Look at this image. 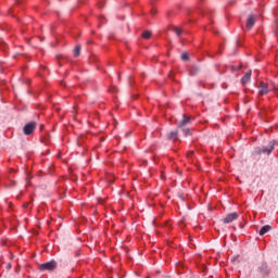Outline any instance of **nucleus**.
<instances>
[{
  "instance_id": "f257e3e1",
  "label": "nucleus",
  "mask_w": 278,
  "mask_h": 278,
  "mask_svg": "<svg viewBox=\"0 0 278 278\" xmlns=\"http://www.w3.org/2000/svg\"><path fill=\"white\" fill-rule=\"evenodd\" d=\"M275 147H278V142L276 140L269 141L268 146H263L262 148H256L255 153L256 155H262V153L266 155H270L273 151H275Z\"/></svg>"
},
{
  "instance_id": "f03ea898",
  "label": "nucleus",
  "mask_w": 278,
  "mask_h": 278,
  "mask_svg": "<svg viewBox=\"0 0 278 278\" xmlns=\"http://www.w3.org/2000/svg\"><path fill=\"white\" fill-rule=\"evenodd\" d=\"M58 268V263L55 261L46 262L39 265V270L45 273V270H55Z\"/></svg>"
},
{
  "instance_id": "7ed1b4c3",
  "label": "nucleus",
  "mask_w": 278,
  "mask_h": 278,
  "mask_svg": "<svg viewBox=\"0 0 278 278\" xmlns=\"http://www.w3.org/2000/svg\"><path fill=\"white\" fill-rule=\"evenodd\" d=\"M37 123L36 122H29L27 123L24 128H23V131H24V135L25 136H31L34 134V131H36V127H37Z\"/></svg>"
},
{
  "instance_id": "20e7f679",
  "label": "nucleus",
  "mask_w": 278,
  "mask_h": 278,
  "mask_svg": "<svg viewBox=\"0 0 278 278\" xmlns=\"http://www.w3.org/2000/svg\"><path fill=\"white\" fill-rule=\"evenodd\" d=\"M238 218H240V214H238L237 212H233L226 215L222 219V222L224 223V225H229L230 223H233V220H238Z\"/></svg>"
},
{
  "instance_id": "39448f33",
  "label": "nucleus",
  "mask_w": 278,
  "mask_h": 278,
  "mask_svg": "<svg viewBox=\"0 0 278 278\" xmlns=\"http://www.w3.org/2000/svg\"><path fill=\"white\" fill-rule=\"evenodd\" d=\"M192 123V117L182 115V121L178 124V129H184V127L190 125Z\"/></svg>"
},
{
  "instance_id": "423d86ee",
  "label": "nucleus",
  "mask_w": 278,
  "mask_h": 278,
  "mask_svg": "<svg viewBox=\"0 0 278 278\" xmlns=\"http://www.w3.org/2000/svg\"><path fill=\"white\" fill-rule=\"evenodd\" d=\"M260 91L258 94L264 96V94H268V92H270V89H268V85L264 81L260 83Z\"/></svg>"
},
{
  "instance_id": "0eeeda50",
  "label": "nucleus",
  "mask_w": 278,
  "mask_h": 278,
  "mask_svg": "<svg viewBox=\"0 0 278 278\" xmlns=\"http://www.w3.org/2000/svg\"><path fill=\"white\" fill-rule=\"evenodd\" d=\"M253 25H255V16L249 15L247 20V29H253Z\"/></svg>"
},
{
  "instance_id": "6e6552de",
  "label": "nucleus",
  "mask_w": 278,
  "mask_h": 278,
  "mask_svg": "<svg viewBox=\"0 0 278 278\" xmlns=\"http://www.w3.org/2000/svg\"><path fill=\"white\" fill-rule=\"evenodd\" d=\"M251 71L247 72L245 75L241 78V84L244 86L251 81Z\"/></svg>"
},
{
  "instance_id": "1a4fd4ad",
  "label": "nucleus",
  "mask_w": 278,
  "mask_h": 278,
  "mask_svg": "<svg viewBox=\"0 0 278 278\" xmlns=\"http://www.w3.org/2000/svg\"><path fill=\"white\" fill-rule=\"evenodd\" d=\"M270 229H271L270 225H265L261 228L258 233H260V236H264V235L268 233V231H270Z\"/></svg>"
},
{
  "instance_id": "9d476101",
  "label": "nucleus",
  "mask_w": 278,
  "mask_h": 278,
  "mask_svg": "<svg viewBox=\"0 0 278 278\" xmlns=\"http://www.w3.org/2000/svg\"><path fill=\"white\" fill-rule=\"evenodd\" d=\"M74 55H75V58H78V55H81V46H76L75 47Z\"/></svg>"
},
{
  "instance_id": "9b49d317",
  "label": "nucleus",
  "mask_w": 278,
  "mask_h": 278,
  "mask_svg": "<svg viewBox=\"0 0 278 278\" xmlns=\"http://www.w3.org/2000/svg\"><path fill=\"white\" fill-rule=\"evenodd\" d=\"M152 33L151 30H144L142 34V38H144L146 40H149V38H151Z\"/></svg>"
},
{
  "instance_id": "f8f14e48",
  "label": "nucleus",
  "mask_w": 278,
  "mask_h": 278,
  "mask_svg": "<svg viewBox=\"0 0 278 278\" xmlns=\"http://www.w3.org/2000/svg\"><path fill=\"white\" fill-rule=\"evenodd\" d=\"M173 31L178 36V38H181L182 30L179 27H174Z\"/></svg>"
},
{
  "instance_id": "ddd939ff",
  "label": "nucleus",
  "mask_w": 278,
  "mask_h": 278,
  "mask_svg": "<svg viewBox=\"0 0 278 278\" xmlns=\"http://www.w3.org/2000/svg\"><path fill=\"white\" fill-rule=\"evenodd\" d=\"M177 136H178V132H177V131H172V132H169V135H168V139H169V140H173V138H177Z\"/></svg>"
},
{
  "instance_id": "4468645a",
  "label": "nucleus",
  "mask_w": 278,
  "mask_h": 278,
  "mask_svg": "<svg viewBox=\"0 0 278 278\" xmlns=\"http://www.w3.org/2000/svg\"><path fill=\"white\" fill-rule=\"evenodd\" d=\"M182 132L185 134V136H191L192 132L190 131V128H182Z\"/></svg>"
},
{
  "instance_id": "2eb2a0df",
  "label": "nucleus",
  "mask_w": 278,
  "mask_h": 278,
  "mask_svg": "<svg viewBox=\"0 0 278 278\" xmlns=\"http://www.w3.org/2000/svg\"><path fill=\"white\" fill-rule=\"evenodd\" d=\"M181 60L186 61V60H190V56L188 55V53L184 52L181 54Z\"/></svg>"
},
{
  "instance_id": "dca6fc26",
  "label": "nucleus",
  "mask_w": 278,
  "mask_h": 278,
  "mask_svg": "<svg viewBox=\"0 0 278 278\" xmlns=\"http://www.w3.org/2000/svg\"><path fill=\"white\" fill-rule=\"evenodd\" d=\"M199 73V67H192L191 75Z\"/></svg>"
},
{
  "instance_id": "f3484780",
  "label": "nucleus",
  "mask_w": 278,
  "mask_h": 278,
  "mask_svg": "<svg viewBox=\"0 0 278 278\" xmlns=\"http://www.w3.org/2000/svg\"><path fill=\"white\" fill-rule=\"evenodd\" d=\"M23 207H29V203H24Z\"/></svg>"
},
{
  "instance_id": "a211bd4d",
  "label": "nucleus",
  "mask_w": 278,
  "mask_h": 278,
  "mask_svg": "<svg viewBox=\"0 0 278 278\" xmlns=\"http://www.w3.org/2000/svg\"><path fill=\"white\" fill-rule=\"evenodd\" d=\"M155 12H156L155 10H152V11H151V14H155Z\"/></svg>"
},
{
  "instance_id": "6ab92c4d",
  "label": "nucleus",
  "mask_w": 278,
  "mask_h": 278,
  "mask_svg": "<svg viewBox=\"0 0 278 278\" xmlns=\"http://www.w3.org/2000/svg\"><path fill=\"white\" fill-rule=\"evenodd\" d=\"M131 132H127L126 136H130Z\"/></svg>"
},
{
  "instance_id": "aec40b11",
  "label": "nucleus",
  "mask_w": 278,
  "mask_h": 278,
  "mask_svg": "<svg viewBox=\"0 0 278 278\" xmlns=\"http://www.w3.org/2000/svg\"><path fill=\"white\" fill-rule=\"evenodd\" d=\"M194 152H190V154L189 155H192Z\"/></svg>"
},
{
  "instance_id": "412c9836",
  "label": "nucleus",
  "mask_w": 278,
  "mask_h": 278,
  "mask_svg": "<svg viewBox=\"0 0 278 278\" xmlns=\"http://www.w3.org/2000/svg\"><path fill=\"white\" fill-rule=\"evenodd\" d=\"M98 201H101V198H99Z\"/></svg>"
}]
</instances>
